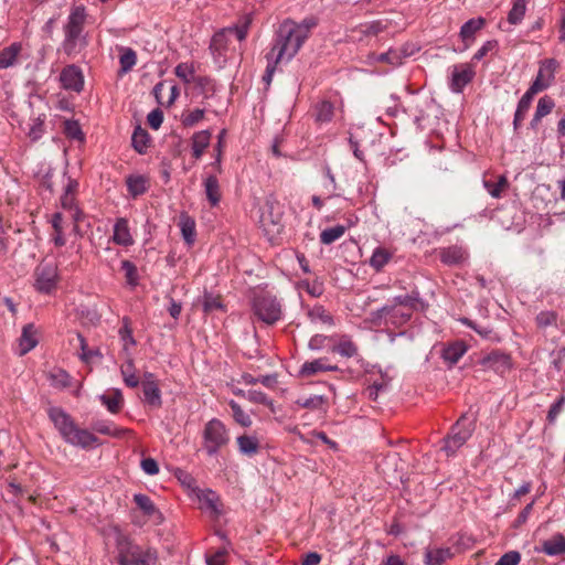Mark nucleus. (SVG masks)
<instances>
[{
    "instance_id": "nucleus-61",
    "label": "nucleus",
    "mask_w": 565,
    "mask_h": 565,
    "mask_svg": "<svg viewBox=\"0 0 565 565\" xmlns=\"http://www.w3.org/2000/svg\"><path fill=\"white\" fill-rule=\"evenodd\" d=\"M498 49L497 40H489L473 54L472 62L481 61L488 53L494 52Z\"/></svg>"
},
{
    "instance_id": "nucleus-58",
    "label": "nucleus",
    "mask_w": 565,
    "mask_h": 565,
    "mask_svg": "<svg viewBox=\"0 0 565 565\" xmlns=\"http://www.w3.org/2000/svg\"><path fill=\"white\" fill-rule=\"evenodd\" d=\"M539 328H547L555 326L557 321V313L552 310L541 311L535 318Z\"/></svg>"
},
{
    "instance_id": "nucleus-14",
    "label": "nucleus",
    "mask_w": 565,
    "mask_h": 565,
    "mask_svg": "<svg viewBox=\"0 0 565 565\" xmlns=\"http://www.w3.org/2000/svg\"><path fill=\"white\" fill-rule=\"evenodd\" d=\"M387 30V23L383 20H374L360 23L349 30V39L361 43L369 36H376Z\"/></svg>"
},
{
    "instance_id": "nucleus-27",
    "label": "nucleus",
    "mask_w": 565,
    "mask_h": 565,
    "mask_svg": "<svg viewBox=\"0 0 565 565\" xmlns=\"http://www.w3.org/2000/svg\"><path fill=\"white\" fill-rule=\"evenodd\" d=\"M22 50L21 43L14 42L0 51V68H9L17 64Z\"/></svg>"
},
{
    "instance_id": "nucleus-50",
    "label": "nucleus",
    "mask_w": 565,
    "mask_h": 565,
    "mask_svg": "<svg viewBox=\"0 0 565 565\" xmlns=\"http://www.w3.org/2000/svg\"><path fill=\"white\" fill-rule=\"evenodd\" d=\"M77 340L81 348L79 359L83 362L89 363L95 356L102 358V352L99 349L88 348L86 339L81 333H77Z\"/></svg>"
},
{
    "instance_id": "nucleus-7",
    "label": "nucleus",
    "mask_w": 565,
    "mask_h": 565,
    "mask_svg": "<svg viewBox=\"0 0 565 565\" xmlns=\"http://www.w3.org/2000/svg\"><path fill=\"white\" fill-rule=\"evenodd\" d=\"M202 439L206 455L213 457L230 443V434L222 420L212 418L204 425Z\"/></svg>"
},
{
    "instance_id": "nucleus-59",
    "label": "nucleus",
    "mask_w": 565,
    "mask_h": 565,
    "mask_svg": "<svg viewBox=\"0 0 565 565\" xmlns=\"http://www.w3.org/2000/svg\"><path fill=\"white\" fill-rule=\"evenodd\" d=\"M317 25L315 18H306L301 22L294 21V26L297 33L301 34L305 40L309 38L310 31Z\"/></svg>"
},
{
    "instance_id": "nucleus-15",
    "label": "nucleus",
    "mask_w": 565,
    "mask_h": 565,
    "mask_svg": "<svg viewBox=\"0 0 565 565\" xmlns=\"http://www.w3.org/2000/svg\"><path fill=\"white\" fill-rule=\"evenodd\" d=\"M61 87L65 90L81 93L84 89V74L75 64L66 65L60 73Z\"/></svg>"
},
{
    "instance_id": "nucleus-40",
    "label": "nucleus",
    "mask_w": 565,
    "mask_h": 565,
    "mask_svg": "<svg viewBox=\"0 0 565 565\" xmlns=\"http://www.w3.org/2000/svg\"><path fill=\"white\" fill-rule=\"evenodd\" d=\"M119 338L122 342V351L128 354L130 353V348L136 345V340L132 335V330L129 324V320L127 318L122 319V326L120 327Z\"/></svg>"
},
{
    "instance_id": "nucleus-6",
    "label": "nucleus",
    "mask_w": 565,
    "mask_h": 565,
    "mask_svg": "<svg viewBox=\"0 0 565 565\" xmlns=\"http://www.w3.org/2000/svg\"><path fill=\"white\" fill-rule=\"evenodd\" d=\"M252 311L258 321L267 326H274L282 318L280 300L269 292H259L254 296Z\"/></svg>"
},
{
    "instance_id": "nucleus-29",
    "label": "nucleus",
    "mask_w": 565,
    "mask_h": 565,
    "mask_svg": "<svg viewBox=\"0 0 565 565\" xmlns=\"http://www.w3.org/2000/svg\"><path fill=\"white\" fill-rule=\"evenodd\" d=\"M237 447L241 454L252 457L259 450V440L254 435H241L236 439Z\"/></svg>"
},
{
    "instance_id": "nucleus-2",
    "label": "nucleus",
    "mask_w": 565,
    "mask_h": 565,
    "mask_svg": "<svg viewBox=\"0 0 565 565\" xmlns=\"http://www.w3.org/2000/svg\"><path fill=\"white\" fill-rule=\"evenodd\" d=\"M47 415L66 444L83 449L99 446V439L86 428H81L63 408L52 406Z\"/></svg>"
},
{
    "instance_id": "nucleus-37",
    "label": "nucleus",
    "mask_w": 565,
    "mask_h": 565,
    "mask_svg": "<svg viewBox=\"0 0 565 565\" xmlns=\"http://www.w3.org/2000/svg\"><path fill=\"white\" fill-rule=\"evenodd\" d=\"M47 379L51 385L58 390H64L71 386L72 377L71 375L63 369H54L52 370Z\"/></svg>"
},
{
    "instance_id": "nucleus-28",
    "label": "nucleus",
    "mask_w": 565,
    "mask_h": 565,
    "mask_svg": "<svg viewBox=\"0 0 565 565\" xmlns=\"http://www.w3.org/2000/svg\"><path fill=\"white\" fill-rule=\"evenodd\" d=\"M127 360L126 362L120 366V373L124 380V383L126 386L136 388L140 384V380L136 374V369L134 364V360L131 358V353L126 354Z\"/></svg>"
},
{
    "instance_id": "nucleus-52",
    "label": "nucleus",
    "mask_w": 565,
    "mask_h": 565,
    "mask_svg": "<svg viewBox=\"0 0 565 565\" xmlns=\"http://www.w3.org/2000/svg\"><path fill=\"white\" fill-rule=\"evenodd\" d=\"M121 270L125 273L126 282L130 287H136L139 282V276L136 265L128 259H124L121 262Z\"/></svg>"
},
{
    "instance_id": "nucleus-56",
    "label": "nucleus",
    "mask_w": 565,
    "mask_h": 565,
    "mask_svg": "<svg viewBox=\"0 0 565 565\" xmlns=\"http://www.w3.org/2000/svg\"><path fill=\"white\" fill-rule=\"evenodd\" d=\"M64 135L74 140H83L84 135L79 124L76 120H65L63 125Z\"/></svg>"
},
{
    "instance_id": "nucleus-16",
    "label": "nucleus",
    "mask_w": 565,
    "mask_h": 565,
    "mask_svg": "<svg viewBox=\"0 0 565 565\" xmlns=\"http://www.w3.org/2000/svg\"><path fill=\"white\" fill-rule=\"evenodd\" d=\"M437 255L440 262L449 267L463 266L469 257L467 249L460 245L439 247L437 249Z\"/></svg>"
},
{
    "instance_id": "nucleus-55",
    "label": "nucleus",
    "mask_w": 565,
    "mask_h": 565,
    "mask_svg": "<svg viewBox=\"0 0 565 565\" xmlns=\"http://www.w3.org/2000/svg\"><path fill=\"white\" fill-rule=\"evenodd\" d=\"M265 58L267 61V65H266L265 73L263 75V82H265L267 85H269L273 81V76L276 72L278 64L282 61L279 60L278 57L274 56V54H270L268 52L266 53Z\"/></svg>"
},
{
    "instance_id": "nucleus-45",
    "label": "nucleus",
    "mask_w": 565,
    "mask_h": 565,
    "mask_svg": "<svg viewBox=\"0 0 565 565\" xmlns=\"http://www.w3.org/2000/svg\"><path fill=\"white\" fill-rule=\"evenodd\" d=\"M134 502L137 507L143 512L147 516H153L154 514H160L157 508L154 507L151 499L143 493H137L134 495Z\"/></svg>"
},
{
    "instance_id": "nucleus-35",
    "label": "nucleus",
    "mask_w": 565,
    "mask_h": 565,
    "mask_svg": "<svg viewBox=\"0 0 565 565\" xmlns=\"http://www.w3.org/2000/svg\"><path fill=\"white\" fill-rule=\"evenodd\" d=\"M143 401L151 407L159 408L162 405L161 391L158 384H143Z\"/></svg>"
},
{
    "instance_id": "nucleus-19",
    "label": "nucleus",
    "mask_w": 565,
    "mask_h": 565,
    "mask_svg": "<svg viewBox=\"0 0 565 565\" xmlns=\"http://www.w3.org/2000/svg\"><path fill=\"white\" fill-rule=\"evenodd\" d=\"M212 132L209 129L196 131L191 137L192 157L200 160L204 154L205 149L210 146Z\"/></svg>"
},
{
    "instance_id": "nucleus-49",
    "label": "nucleus",
    "mask_w": 565,
    "mask_h": 565,
    "mask_svg": "<svg viewBox=\"0 0 565 565\" xmlns=\"http://www.w3.org/2000/svg\"><path fill=\"white\" fill-rule=\"evenodd\" d=\"M204 115L205 110L201 108L183 111L181 115V124L185 128L194 127L204 118Z\"/></svg>"
},
{
    "instance_id": "nucleus-11",
    "label": "nucleus",
    "mask_w": 565,
    "mask_h": 565,
    "mask_svg": "<svg viewBox=\"0 0 565 565\" xmlns=\"http://www.w3.org/2000/svg\"><path fill=\"white\" fill-rule=\"evenodd\" d=\"M557 67L558 63L556 60H543L540 63L537 75L529 88L536 93L547 89L555 81V73Z\"/></svg>"
},
{
    "instance_id": "nucleus-1",
    "label": "nucleus",
    "mask_w": 565,
    "mask_h": 565,
    "mask_svg": "<svg viewBox=\"0 0 565 565\" xmlns=\"http://www.w3.org/2000/svg\"><path fill=\"white\" fill-rule=\"evenodd\" d=\"M427 303L420 298L417 289L409 294L395 296L382 308L370 313V321L375 327L405 326L415 311L424 310Z\"/></svg>"
},
{
    "instance_id": "nucleus-13",
    "label": "nucleus",
    "mask_w": 565,
    "mask_h": 565,
    "mask_svg": "<svg viewBox=\"0 0 565 565\" xmlns=\"http://www.w3.org/2000/svg\"><path fill=\"white\" fill-rule=\"evenodd\" d=\"M480 365L484 370H491L497 374L503 375L513 367L511 355L500 350H493L482 356Z\"/></svg>"
},
{
    "instance_id": "nucleus-51",
    "label": "nucleus",
    "mask_w": 565,
    "mask_h": 565,
    "mask_svg": "<svg viewBox=\"0 0 565 565\" xmlns=\"http://www.w3.org/2000/svg\"><path fill=\"white\" fill-rule=\"evenodd\" d=\"M199 501L201 503L202 509L209 510L213 513L218 512V509H217L218 498L214 491L207 490V491L202 492L199 495Z\"/></svg>"
},
{
    "instance_id": "nucleus-64",
    "label": "nucleus",
    "mask_w": 565,
    "mask_h": 565,
    "mask_svg": "<svg viewBox=\"0 0 565 565\" xmlns=\"http://www.w3.org/2000/svg\"><path fill=\"white\" fill-rule=\"evenodd\" d=\"M565 405V396H559L550 407L547 413V420L554 424L557 416L561 414Z\"/></svg>"
},
{
    "instance_id": "nucleus-54",
    "label": "nucleus",
    "mask_w": 565,
    "mask_h": 565,
    "mask_svg": "<svg viewBox=\"0 0 565 565\" xmlns=\"http://www.w3.org/2000/svg\"><path fill=\"white\" fill-rule=\"evenodd\" d=\"M554 108L555 100L551 96L544 95L539 99L534 114L536 117L544 118L550 115Z\"/></svg>"
},
{
    "instance_id": "nucleus-17",
    "label": "nucleus",
    "mask_w": 565,
    "mask_h": 565,
    "mask_svg": "<svg viewBox=\"0 0 565 565\" xmlns=\"http://www.w3.org/2000/svg\"><path fill=\"white\" fill-rule=\"evenodd\" d=\"M484 25L486 19L481 17L470 19L461 25L459 36L463 43V47L460 51H466L471 46L476 40L477 32L483 29Z\"/></svg>"
},
{
    "instance_id": "nucleus-33",
    "label": "nucleus",
    "mask_w": 565,
    "mask_h": 565,
    "mask_svg": "<svg viewBox=\"0 0 565 565\" xmlns=\"http://www.w3.org/2000/svg\"><path fill=\"white\" fill-rule=\"evenodd\" d=\"M331 351L344 358H352L358 354V347L349 335L343 334L332 347Z\"/></svg>"
},
{
    "instance_id": "nucleus-44",
    "label": "nucleus",
    "mask_w": 565,
    "mask_h": 565,
    "mask_svg": "<svg viewBox=\"0 0 565 565\" xmlns=\"http://www.w3.org/2000/svg\"><path fill=\"white\" fill-rule=\"evenodd\" d=\"M100 401L103 405H105L107 409L113 414H117L124 404V398L120 391H116L111 395L103 394L100 396Z\"/></svg>"
},
{
    "instance_id": "nucleus-46",
    "label": "nucleus",
    "mask_w": 565,
    "mask_h": 565,
    "mask_svg": "<svg viewBox=\"0 0 565 565\" xmlns=\"http://www.w3.org/2000/svg\"><path fill=\"white\" fill-rule=\"evenodd\" d=\"M228 406L231 407L232 415L234 420L241 425L242 427H250L252 426V418L250 416L244 412V409L241 407V405L235 401H230Z\"/></svg>"
},
{
    "instance_id": "nucleus-57",
    "label": "nucleus",
    "mask_w": 565,
    "mask_h": 565,
    "mask_svg": "<svg viewBox=\"0 0 565 565\" xmlns=\"http://www.w3.org/2000/svg\"><path fill=\"white\" fill-rule=\"evenodd\" d=\"M537 93L536 92H533L531 88H529L524 94L523 96L521 97V99L519 100L518 105H516V109H515V113L519 114V115H522L524 117H526V114L532 105V102H533V98L534 96L536 95Z\"/></svg>"
},
{
    "instance_id": "nucleus-43",
    "label": "nucleus",
    "mask_w": 565,
    "mask_h": 565,
    "mask_svg": "<svg viewBox=\"0 0 565 565\" xmlns=\"http://www.w3.org/2000/svg\"><path fill=\"white\" fill-rule=\"evenodd\" d=\"M526 0H515L511 10L508 13V22L516 25L521 23L526 12Z\"/></svg>"
},
{
    "instance_id": "nucleus-20",
    "label": "nucleus",
    "mask_w": 565,
    "mask_h": 565,
    "mask_svg": "<svg viewBox=\"0 0 565 565\" xmlns=\"http://www.w3.org/2000/svg\"><path fill=\"white\" fill-rule=\"evenodd\" d=\"M204 193L211 205L215 207L218 205L222 199V192L218 179L215 174H209L203 180Z\"/></svg>"
},
{
    "instance_id": "nucleus-31",
    "label": "nucleus",
    "mask_w": 565,
    "mask_h": 565,
    "mask_svg": "<svg viewBox=\"0 0 565 565\" xmlns=\"http://www.w3.org/2000/svg\"><path fill=\"white\" fill-rule=\"evenodd\" d=\"M542 551L550 556H555L565 553V537L563 534L557 533L542 544Z\"/></svg>"
},
{
    "instance_id": "nucleus-9",
    "label": "nucleus",
    "mask_w": 565,
    "mask_h": 565,
    "mask_svg": "<svg viewBox=\"0 0 565 565\" xmlns=\"http://www.w3.org/2000/svg\"><path fill=\"white\" fill-rule=\"evenodd\" d=\"M158 559L157 551L142 548L132 543H120L118 547V565H154Z\"/></svg>"
},
{
    "instance_id": "nucleus-47",
    "label": "nucleus",
    "mask_w": 565,
    "mask_h": 565,
    "mask_svg": "<svg viewBox=\"0 0 565 565\" xmlns=\"http://www.w3.org/2000/svg\"><path fill=\"white\" fill-rule=\"evenodd\" d=\"M92 429L96 433L114 437H119L125 433L124 429H119L113 423L106 420L94 422Z\"/></svg>"
},
{
    "instance_id": "nucleus-32",
    "label": "nucleus",
    "mask_w": 565,
    "mask_h": 565,
    "mask_svg": "<svg viewBox=\"0 0 565 565\" xmlns=\"http://www.w3.org/2000/svg\"><path fill=\"white\" fill-rule=\"evenodd\" d=\"M392 257V252L385 247L379 246L373 250L369 264L374 270L381 271L390 263Z\"/></svg>"
},
{
    "instance_id": "nucleus-42",
    "label": "nucleus",
    "mask_w": 565,
    "mask_h": 565,
    "mask_svg": "<svg viewBox=\"0 0 565 565\" xmlns=\"http://www.w3.org/2000/svg\"><path fill=\"white\" fill-rule=\"evenodd\" d=\"M345 230V226L340 224L333 227H328L321 232L320 242L323 245H330L340 239L344 235Z\"/></svg>"
},
{
    "instance_id": "nucleus-63",
    "label": "nucleus",
    "mask_w": 565,
    "mask_h": 565,
    "mask_svg": "<svg viewBox=\"0 0 565 565\" xmlns=\"http://www.w3.org/2000/svg\"><path fill=\"white\" fill-rule=\"evenodd\" d=\"M380 63L388 64L393 67L401 66L398 54H396L395 47H390L387 52L379 54Z\"/></svg>"
},
{
    "instance_id": "nucleus-10",
    "label": "nucleus",
    "mask_w": 565,
    "mask_h": 565,
    "mask_svg": "<svg viewBox=\"0 0 565 565\" xmlns=\"http://www.w3.org/2000/svg\"><path fill=\"white\" fill-rule=\"evenodd\" d=\"M231 29H221L211 39L210 52L214 63L220 67H224L231 52Z\"/></svg>"
},
{
    "instance_id": "nucleus-21",
    "label": "nucleus",
    "mask_w": 565,
    "mask_h": 565,
    "mask_svg": "<svg viewBox=\"0 0 565 565\" xmlns=\"http://www.w3.org/2000/svg\"><path fill=\"white\" fill-rule=\"evenodd\" d=\"M113 241L120 246H131L134 238L130 234L128 221L125 217H119L114 225Z\"/></svg>"
},
{
    "instance_id": "nucleus-34",
    "label": "nucleus",
    "mask_w": 565,
    "mask_h": 565,
    "mask_svg": "<svg viewBox=\"0 0 565 565\" xmlns=\"http://www.w3.org/2000/svg\"><path fill=\"white\" fill-rule=\"evenodd\" d=\"M252 22L253 13H245L238 18L234 25L227 26L226 29H231V34H235L237 40L242 42L247 38Z\"/></svg>"
},
{
    "instance_id": "nucleus-25",
    "label": "nucleus",
    "mask_w": 565,
    "mask_h": 565,
    "mask_svg": "<svg viewBox=\"0 0 565 565\" xmlns=\"http://www.w3.org/2000/svg\"><path fill=\"white\" fill-rule=\"evenodd\" d=\"M126 185L129 194L137 198L148 191L149 180L140 174H130L126 178Z\"/></svg>"
},
{
    "instance_id": "nucleus-36",
    "label": "nucleus",
    "mask_w": 565,
    "mask_h": 565,
    "mask_svg": "<svg viewBox=\"0 0 565 565\" xmlns=\"http://www.w3.org/2000/svg\"><path fill=\"white\" fill-rule=\"evenodd\" d=\"M150 143V136L140 126L136 127L131 137V145L138 153H146Z\"/></svg>"
},
{
    "instance_id": "nucleus-18",
    "label": "nucleus",
    "mask_w": 565,
    "mask_h": 565,
    "mask_svg": "<svg viewBox=\"0 0 565 565\" xmlns=\"http://www.w3.org/2000/svg\"><path fill=\"white\" fill-rule=\"evenodd\" d=\"M39 343L38 330L33 323L23 327L19 338V355L23 356L33 350Z\"/></svg>"
},
{
    "instance_id": "nucleus-60",
    "label": "nucleus",
    "mask_w": 565,
    "mask_h": 565,
    "mask_svg": "<svg viewBox=\"0 0 565 565\" xmlns=\"http://www.w3.org/2000/svg\"><path fill=\"white\" fill-rule=\"evenodd\" d=\"M181 233L183 236V239L188 244H192L195 239V223L191 218H186L182 221L181 223Z\"/></svg>"
},
{
    "instance_id": "nucleus-24",
    "label": "nucleus",
    "mask_w": 565,
    "mask_h": 565,
    "mask_svg": "<svg viewBox=\"0 0 565 565\" xmlns=\"http://www.w3.org/2000/svg\"><path fill=\"white\" fill-rule=\"evenodd\" d=\"M324 181L322 183V194L324 195L326 200H330L333 198L341 196V193L339 192V185L335 181V177L331 170V168L326 164L322 168Z\"/></svg>"
},
{
    "instance_id": "nucleus-5",
    "label": "nucleus",
    "mask_w": 565,
    "mask_h": 565,
    "mask_svg": "<svg viewBox=\"0 0 565 565\" xmlns=\"http://www.w3.org/2000/svg\"><path fill=\"white\" fill-rule=\"evenodd\" d=\"M475 420L462 414L451 426L449 433L443 438L441 451L447 457H454L457 451L470 439L475 431Z\"/></svg>"
},
{
    "instance_id": "nucleus-41",
    "label": "nucleus",
    "mask_w": 565,
    "mask_h": 565,
    "mask_svg": "<svg viewBox=\"0 0 565 565\" xmlns=\"http://www.w3.org/2000/svg\"><path fill=\"white\" fill-rule=\"evenodd\" d=\"M334 113V106L329 100H321L315 106V117L319 122L331 121Z\"/></svg>"
},
{
    "instance_id": "nucleus-8",
    "label": "nucleus",
    "mask_w": 565,
    "mask_h": 565,
    "mask_svg": "<svg viewBox=\"0 0 565 565\" xmlns=\"http://www.w3.org/2000/svg\"><path fill=\"white\" fill-rule=\"evenodd\" d=\"M33 279V287L38 292L43 295L53 294L60 281L57 264L43 259L34 268Z\"/></svg>"
},
{
    "instance_id": "nucleus-48",
    "label": "nucleus",
    "mask_w": 565,
    "mask_h": 565,
    "mask_svg": "<svg viewBox=\"0 0 565 565\" xmlns=\"http://www.w3.org/2000/svg\"><path fill=\"white\" fill-rule=\"evenodd\" d=\"M308 317L311 322H321L328 326H332L334 323L333 317L322 306L312 307L308 311Z\"/></svg>"
},
{
    "instance_id": "nucleus-23",
    "label": "nucleus",
    "mask_w": 565,
    "mask_h": 565,
    "mask_svg": "<svg viewBox=\"0 0 565 565\" xmlns=\"http://www.w3.org/2000/svg\"><path fill=\"white\" fill-rule=\"evenodd\" d=\"M450 547H427L424 552L425 565H441L452 557Z\"/></svg>"
},
{
    "instance_id": "nucleus-26",
    "label": "nucleus",
    "mask_w": 565,
    "mask_h": 565,
    "mask_svg": "<svg viewBox=\"0 0 565 565\" xmlns=\"http://www.w3.org/2000/svg\"><path fill=\"white\" fill-rule=\"evenodd\" d=\"M482 183L488 193L494 199H500L509 188V181L505 175H499L495 179L484 178Z\"/></svg>"
},
{
    "instance_id": "nucleus-22",
    "label": "nucleus",
    "mask_w": 565,
    "mask_h": 565,
    "mask_svg": "<svg viewBox=\"0 0 565 565\" xmlns=\"http://www.w3.org/2000/svg\"><path fill=\"white\" fill-rule=\"evenodd\" d=\"M338 371L337 365H331L328 363V358H320L313 361L305 362L300 369V374L302 376H312L320 372H334Z\"/></svg>"
},
{
    "instance_id": "nucleus-30",
    "label": "nucleus",
    "mask_w": 565,
    "mask_h": 565,
    "mask_svg": "<svg viewBox=\"0 0 565 565\" xmlns=\"http://www.w3.org/2000/svg\"><path fill=\"white\" fill-rule=\"evenodd\" d=\"M467 351V347L461 341H456L443 350V359L449 365H455L463 356Z\"/></svg>"
},
{
    "instance_id": "nucleus-3",
    "label": "nucleus",
    "mask_w": 565,
    "mask_h": 565,
    "mask_svg": "<svg viewBox=\"0 0 565 565\" xmlns=\"http://www.w3.org/2000/svg\"><path fill=\"white\" fill-rule=\"evenodd\" d=\"M86 17L84 6H77L71 10L67 22L63 28L64 40L62 42V50L67 56L79 54L88 44L87 36L84 33Z\"/></svg>"
},
{
    "instance_id": "nucleus-53",
    "label": "nucleus",
    "mask_w": 565,
    "mask_h": 565,
    "mask_svg": "<svg viewBox=\"0 0 565 565\" xmlns=\"http://www.w3.org/2000/svg\"><path fill=\"white\" fill-rule=\"evenodd\" d=\"M203 311L205 313H212L216 310H224V305L220 296H213L212 294L205 292L203 296Z\"/></svg>"
},
{
    "instance_id": "nucleus-62",
    "label": "nucleus",
    "mask_w": 565,
    "mask_h": 565,
    "mask_svg": "<svg viewBox=\"0 0 565 565\" xmlns=\"http://www.w3.org/2000/svg\"><path fill=\"white\" fill-rule=\"evenodd\" d=\"M227 557L226 548H220L205 555L206 565H225Z\"/></svg>"
},
{
    "instance_id": "nucleus-38",
    "label": "nucleus",
    "mask_w": 565,
    "mask_h": 565,
    "mask_svg": "<svg viewBox=\"0 0 565 565\" xmlns=\"http://www.w3.org/2000/svg\"><path fill=\"white\" fill-rule=\"evenodd\" d=\"M120 56H119V64H120V74H126L132 70V67L137 63V54L131 47H120Z\"/></svg>"
},
{
    "instance_id": "nucleus-12",
    "label": "nucleus",
    "mask_w": 565,
    "mask_h": 565,
    "mask_svg": "<svg viewBox=\"0 0 565 565\" xmlns=\"http://www.w3.org/2000/svg\"><path fill=\"white\" fill-rule=\"evenodd\" d=\"M476 72L472 65L463 63L451 66L449 77V89L452 93L460 94L465 87L472 82Z\"/></svg>"
},
{
    "instance_id": "nucleus-39",
    "label": "nucleus",
    "mask_w": 565,
    "mask_h": 565,
    "mask_svg": "<svg viewBox=\"0 0 565 565\" xmlns=\"http://www.w3.org/2000/svg\"><path fill=\"white\" fill-rule=\"evenodd\" d=\"M296 404L302 408L319 411L326 408L328 398L323 395H312L307 398H298Z\"/></svg>"
},
{
    "instance_id": "nucleus-4",
    "label": "nucleus",
    "mask_w": 565,
    "mask_h": 565,
    "mask_svg": "<svg viewBox=\"0 0 565 565\" xmlns=\"http://www.w3.org/2000/svg\"><path fill=\"white\" fill-rule=\"evenodd\" d=\"M306 40L297 33L294 21H282L276 31L274 43L268 53L274 54L281 61H290L301 49Z\"/></svg>"
}]
</instances>
